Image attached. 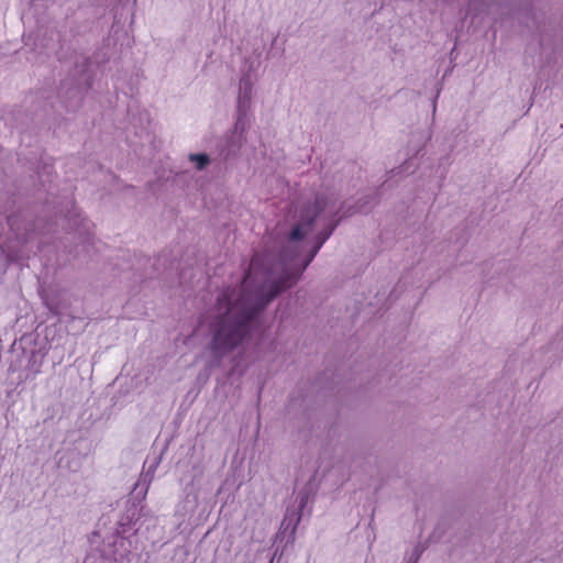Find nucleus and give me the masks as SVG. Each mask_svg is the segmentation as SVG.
I'll use <instances>...</instances> for the list:
<instances>
[{
    "label": "nucleus",
    "mask_w": 563,
    "mask_h": 563,
    "mask_svg": "<svg viewBox=\"0 0 563 563\" xmlns=\"http://www.w3.org/2000/svg\"><path fill=\"white\" fill-rule=\"evenodd\" d=\"M240 122H241V118L238 119L236 128L239 126Z\"/></svg>",
    "instance_id": "423d86ee"
},
{
    "label": "nucleus",
    "mask_w": 563,
    "mask_h": 563,
    "mask_svg": "<svg viewBox=\"0 0 563 563\" xmlns=\"http://www.w3.org/2000/svg\"><path fill=\"white\" fill-rule=\"evenodd\" d=\"M151 481H152V478L146 481L143 485L140 482H137L134 486V492H137L140 489V494L142 495V498H145Z\"/></svg>",
    "instance_id": "20e7f679"
},
{
    "label": "nucleus",
    "mask_w": 563,
    "mask_h": 563,
    "mask_svg": "<svg viewBox=\"0 0 563 563\" xmlns=\"http://www.w3.org/2000/svg\"><path fill=\"white\" fill-rule=\"evenodd\" d=\"M307 500H308V496L307 495H301V497H300V508L305 507V505L307 504Z\"/></svg>",
    "instance_id": "39448f33"
},
{
    "label": "nucleus",
    "mask_w": 563,
    "mask_h": 563,
    "mask_svg": "<svg viewBox=\"0 0 563 563\" xmlns=\"http://www.w3.org/2000/svg\"><path fill=\"white\" fill-rule=\"evenodd\" d=\"M252 93V82L250 78L245 77L240 80L238 109L240 115H244L250 108Z\"/></svg>",
    "instance_id": "f03ea898"
},
{
    "label": "nucleus",
    "mask_w": 563,
    "mask_h": 563,
    "mask_svg": "<svg viewBox=\"0 0 563 563\" xmlns=\"http://www.w3.org/2000/svg\"><path fill=\"white\" fill-rule=\"evenodd\" d=\"M328 200L317 198L301 214L288 235L291 253L285 251L278 261L271 254L256 253L239 289H223L209 311L213 330L207 350L208 367H214L250 334L255 314L280 291L294 285L313 260L333 228L327 213Z\"/></svg>",
    "instance_id": "f257e3e1"
},
{
    "label": "nucleus",
    "mask_w": 563,
    "mask_h": 563,
    "mask_svg": "<svg viewBox=\"0 0 563 563\" xmlns=\"http://www.w3.org/2000/svg\"><path fill=\"white\" fill-rule=\"evenodd\" d=\"M190 161L196 163L198 169H202L209 163V158L205 154L190 155Z\"/></svg>",
    "instance_id": "7ed1b4c3"
}]
</instances>
